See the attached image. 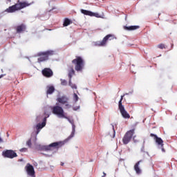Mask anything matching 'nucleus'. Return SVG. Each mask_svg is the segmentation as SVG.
<instances>
[{"mask_svg": "<svg viewBox=\"0 0 177 177\" xmlns=\"http://www.w3.org/2000/svg\"><path fill=\"white\" fill-rule=\"evenodd\" d=\"M61 166H64V163H61Z\"/></svg>", "mask_w": 177, "mask_h": 177, "instance_id": "35", "label": "nucleus"}, {"mask_svg": "<svg viewBox=\"0 0 177 177\" xmlns=\"http://www.w3.org/2000/svg\"><path fill=\"white\" fill-rule=\"evenodd\" d=\"M140 27L139 26H124V29H125V30H136L137 29H138Z\"/></svg>", "mask_w": 177, "mask_h": 177, "instance_id": "18", "label": "nucleus"}, {"mask_svg": "<svg viewBox=\"0 0 177 177\" xmlns=\"http://www.w3.org/2000/svg\"><path fill=\"white\" fill-rule=\"evenodd\" d=\"M41 73L44 77L50 78L53 77V71L50 68H46L42 69Z\"/></svg>", "mask_w": 177, "mask_h": 177, "instance_id": "12", "label": "nucleus"}, {"mask_svg": "<svg viewBox=\"0 0 177 177\" xmlns=\"http://www.w3.org/2000/svg\"><path fill=\"white\" fill-rule=\"evenodd\" d=\"M7 1H8V2H11V0H7Z\"/></svg>", "mask_w": 177, "mask_h": 177, "instance_id": "36", "label": "nucleus"}, {"mask_svg": "<svg viewBox=\"0 0 177 177\" xmlns=\"http://www.w3.org/2000/svg\"><path fill=\"white\" fill-rule=\"evenodd\" d=\"M62 146H64V142H53L48 146H44V149L46 151H53V149H59Z\"/></svg>", "mask_w": 177, "mask_h": 177, "instance_id": "9", "label": "nucleus"}, {"mask_svg": "<svg viewBox=\"0 0 177 177\" xmlns=\"http://www.w3.org/2000/svg\"><path fill=\"white\" fill-rule=\"evenodd\" d=\"M112 130L113 131V138H114L115 131V128L113 127V126H112Z\"/></svg>", "mask_w": 177, "mask_h": 177, "instance_id": "29", "label": "nucleus"}, {"mask_svg": "<svg viewBox=\"0 0 177 177\" xmlns=\"http://www.w3.org/2000/svg\"><path fill=\"white\" fill-rule=\"evenodd\" d=\"M71 64L75 65V71L77 72H82L84 68V60L80 56H76V58L71 61Z\"/></svg>", "mask_w": 177, "mask_h": 177, "instance_id": "2", "label": "nucleus"}, {"mask_svg": "<svg viewBox=\"0 0 177 177\" xmlns=\"http://www.w3.org/2000/svg\"><path fill=\"white\" fill-rule=\"evenodd\" d=\"M81 13L87 16H92L93 15V12L86 10H81Z\"/></svg>", "mask_w": 177, "mask_h": 177, "instance_id": "19", "label": "nucleus"}, {"mask_svg": "<svg viewBox=\"0 0 177 177\" xmlns=\"http://www.w3.org/2000/svg\"><path fill=\"white\" fill-rule=\"evenodd\" d=\"M26 145L27 146H28L29 148H30V147L32 146V142L30 139H29L28 141L26 142Z\"/></svg>", "mask_w": 177, "mask_h": 177, "instance_id": "26", "label": "nucleus"}, {"mask_svg": "<svg viewBox=\"0 0 177 177\" xmlns=\"http://www.w3.org/2000/svg\"><path fill=\"white\" fill-rule=\"evenodd\" d=\"M53 114L57 115L59 118L67 119L71 122V120L66 115L64 109L59 105H55L52 107Z\"/></svg>", "mask_w": 177, "mask_h": 177, "instance_id": "3", "label": "nucleus"}, {"mask_svg": "<svg viewBox=\"0 0 177 177\" xmlns=\"http://www.w3.org/2000/svg\"><path fill=\"white\" fill-rule=\"evenodd\" d=\"M124 96L125 95L120 96V100H119L118 102V109L119 112L120 113V114H122V117H123L124 119H130V115L127 113L125 108H124V105L122 104Z\"/></svg>", "mask_w": 177, "mask_h": 177, "instance_id": "5", "label": "nucleus"}, {"mask_svg": "<svg viewBox=\"0 0 177 177\" xmlns=\"http://www.w3.org/2000/svg\"><path fill=\"white\" fill-rule=\"evenodd\" d=\"M90 17H95L96 18H102L101 15L98 13H93L92 15H89Z\"/></svg>", "mask_w": 177, "mask_h": 177, "instance_id": "22", "label": "nucleus"}, {"mask_svg": "<svg viewBox=\"0 0 177 177\" xmlns=\"http://www.w3.org/2000/svg\"><path fill=\"white\" fill-rule=\"evenodd\" d=\"M158 48H160V49L166 48L165 44H160L158 45Z\"/></svg>", "mask_w": 177, "mask_h": 177, "instance_id": "24", "label": "nucleus"}, {"mask_svg": "<svg viewBox=\"0 0 177 177\" xmlns=\"http://www.w3.org/2000/svg\"><path fill=\"white\" fill-rule=\"evenodd\" d=\"M4 76H5V75H0V79H1V78H3Z\"/></svg>", "mask_w": 177, "mask_h": 177, "instance_id": "32", "label": "nucleus"}, {"mask_svg": "<svg viewBox=\"0 0 177 177\" xmlns=\"http://www.w3.org/2000/svg\"><path fill=\"white\" fill-rule=\"evenodd\" d=\"M2 155L3 158L10 159H13L18 156V155H17V153H15V151L12 149H7L6 151H3Z\"/></svg>", "mask_w": 177, "mask_h": 177, "instance_id": "10", "label": "nucleus"}, {"mask_svg": "<svg viewBox=\"0 0 177 177\" xmlns=\"http://www.w3.org/2000/svg\"><path fill=\"white\" fill-rule=\"evenodd\" d=\"M79 100V96H77V94L74 93V101L75 102H77Z\"/></svg>", "mask_w": 177, "mask_h": 177, "instance_id": "25", "label": "nucleus"}, {"mask_svg": "<svg viewBox=\"0 0 177 177\" xmlns=\"http://www.w3.org/2000/svg\"><path fill=\"white\" fill-rule=\"evenodd\" d=\"M105 175H106L105 173H104V176H105Z\"/></svg>", "mask_w": 177, "mask_h": 177, "instance_id": "37", "label": "nucleus"}, {"mask_svg": "<svg viewBox=\"0 0 177 177\" xmlns=\"http://www.w3.org/2000/svg\"><path fill=\"white\" fill-rule=\"evenodd\" d=\"M46 88L47 89V91H46V94L47 95H52L53 93H54L55 91V88L53 86H47V87H46Z\"/></svg>", "mask_w": 177, "mask_h": 177, "instance_id": "17", "label": "nucleus"}, {"mask_svg": "<svg viewBox=\"0 0 177 177\" xmlns=\"http://www.w3.org/2000/svg\"><path fill=\"white\" fill-rule=\"evenodd\" d=\"M161 150H162L163 152H165V149H164V148L161 149Z\"/></svg>", "mask_w": 177, "mask_h": 177, "instance_id": "33", "label": "nucleus"}, {"mask_svg": "<svg viewBox=\"0 0 177 177\" xmlns=\"http://www.w3.org/2000/svg\"><path fill=\"white\" fill-rule=\"evenodd\" d=\"M75 75V71H74V66L73 65L68 66V77H69V86L73 89H76L77 86L75 84L71 83V77Z\"/></svg>", "mask_w": 177, "mask_h": 177, "instance_id": "7", "label": "nucleus"}, {"mask_svg": "<svg viewBox=\"0 0 177 177\" xmlns=\"http://www.w3.org/2000/svg\"><path fill=\"white\" fill-rule=\"evenodd\" d=\"M113 40V35L109 34L108 35L104 37L102 41H97L93 42V46L97 47H104L109 41Z\"/></svg>", "mask_w": 177, "mask_h": 177, "instance_id": "4", "label": "nucleus"}, {"mask_svg": "<svg viewBox=\"0 0 177 177\" xmlns=\"http://www.w3.org/2000/svg\"><path fill=\"white\" fill-rule=\"evenodd\" d=\"M142 160H140L138 162H137V163H136L134 165V171H136V174L140 175L142 174V169H140V168H139V165L140 163H142Z\"/></svg>", "mask_w": 177, "mask_h": 177, "instance_id": "16", "label": "nucleus"}, {"mask_svg": "<svg viewBox=\"0 0 177 177\" xmlns=\"http://www.w3.org/2000/svg\"><path fill=\"white\" fill-rule=\"evenodd\" d=\"M150 137L154 138V140H156V143L160 145L161 147L164 146V141L160 138H158L157 135H154L153 133L149 134Z\"/></svg>", "mask_w": 177, "mask_h": 177, "instance_id": "14", "label": "nucleus"}, {"mask_svg": "<svg viewBox=\"0 0 177 177\" xmlns=\"http://www.w3.org/2000/svg\"><path fill=\"white\" fill-rule=\"evenodd\" d=\"M133 134H135V129H132L127 131V133H125V136H124L123 137V144L124 145L129 144L131 140L132 139Z\"/></svg>", "mask_w": 177, "mask_h": 177, "instance_id": "8", "label": "nucleus"}, {"mask_svg": "<svg viewBox=\"0 0 177 177\" xmlns=\"http://www.w3.org/2000/svg\"><path fill=\"white\" fill-rule=\"evenodd\" d=\"M53 55H54V51L53 50H48L44 53H39V56H40V57L37 58V62L41 63V62H46L48 60V57L52 56Z\"/></svg>", "mask_w": 177, "mask_h": 177, "instance_id": "6", "label": "nucleus"}, {"mask_svg": "<svg viewBox=\"0 0 177 177\" xmlns=\"http://www.w3.org/2000/svg\"><path fill=\"white\" fill-rule=\"evenodd\" d=\"M68 100L69 99L66 95L59 97L57 99V102L61 104H65L66 109H71V105L68 104Z\"/></svg>", "mask_w": 177, "mask_h": 177, "instance_id": "11", "label": "nucleus"}, {"mask_svg": "<svg viewBox=\"0 0 177 177\" xmlns=\"http://www.w3.org/2000/svg\"><path fill=\"white\" fill-rule=\"evenodd\" d=\"M71 20L68 19V18H66L64 19V27H67L68 26L71 25Z\"/></svg>", "mask_w": 177, "mask_h": 177, "instance_id": "20", "label": "nucleus"}, {"mask_svg": "<svg viewBox=\"0 0 177 177\" xmlns=\"http://www.w3.org/2000/svg\"><path fill=\"white\" fill-rule=\"evenodd\" d=\"M46 119H47V118H44V122H43L46 123Z\"/></svg>", "mask_w": 177, "mask_h": 177, "instance_id": "31", "label": "nucleus"}, {"mask_svg": "<svg viewBox=\"0 0 177 177\" xmlns=\"http://www.w3.org/2000/svg\"><path fill=\"white\" fill-rule=\"evenodd\" d=\"M75 133V125L73 124V132L71 133V135H74V133Z\"/></svg>", "mask_w": 177, "mask_h": 177, "instance_id": "27", "label": "nucleus"}, {"mask_svg": "<svg viewBox=\"0 0 177 177\" xmlns=\"http://www.w3.org/2000/svg\"><path fill=\"white\" fill-rule=\"evenodd\" d=\"M45 126H46L45 122H42L41 124L39 123L37 124V130L41 129L42 128L45 127Z\"/></svg>", "mask_w": 177, "mask_h": 177, "instance_id": "21", "label": "nucleus"}, {"mask_svg": "<svg viewBox=\"0 0 177 177\" xmlns=\"http://www.w3.org/2000/svg\"><path fill=\"white\" fill-rule=\"evenodd\" d=\"M15 31H17V33H21L26 31V25L24 24L19 25L15 27Z\"/></svg>", "mask_w": 177, "mask_h": 177, "instance_id": "15", "label": "nucleus"}, {"mask_svg": "<svg viewBox=\"0 0 177 177\" xmlns=\"http://www.w3.org/2000/svg\"><path fill=\"white\" fill-rule=\"evenodd\" d=\"M26 151H27V149L26 148L20 149V152H26Z\"/></svg>", "mask_w": 177, "mask_h": 177, "instance_id": "28", "label": "nucleus"}, {"mask_svg": "<svg viewBox=\"0 0 177 177\" xmlns=\"http://www.w3.org/2000/svg\"><path fill=\"white\" fill-rule=\"evenodd\" d=\"M39 130H37V134H38V133H39Z\"/></svg>", "mask_w": 177, "mask_h": 177, "instance_id": "34", "label": "nucleus"}, {"mask_svg": "<svg viewBox=\"0 0 177 177\" xmlns=\"http://www.w3.org/2000/svg\"><path fill=\"white\" fill-rule=\"evenodd\" d=\"M3 139L0 138V143H3Z\"/></svg>", "mask_w": 177, "mask_h": 177, "instance_id": "30", "label": "nucleus"}, {"mask_svg": "<svg viewBox=\"0 0 177 177\" xmlns=\"http://www.w3.org/2000/svg\"><path fill=\"white\" fill-rule=\"evenodd\" d=\"M61 85L62 86H67V81L65 80H61Z\"/></svg>", "mask_w": 177, "mask_h": 177, "instance_id": "23", "label": "nucleus"}, {"mask_svg": "<svg viewBox=\"0 0 177 177\" xmlns=\"http://www.w3.org/2000/svg\"><path fill=\"white\" fill-rule=\"evenodd\" d=\"M30 6V3L26 1L21 2L20 0H18L17 1V3L8 7V8L5 10V12H6L7 13H15L16 11L21 10V9H24L26 7H28Z\"/></svg>", "mask_w": 177, "mask_h": 177, "instance_id": "1", "label": "nucleus"}, {"mask_svg": "<svg viewBox=\"0 0 177 177\" xmlns=\"http://www.w3.org/2000/svg\"><path fill=\"white\" fill-rule=\"evenodd\" d=\"M26 169L27 175L29 176H34L35 174V171H34V167L30 163L26 165V167H25Z\"/></svg>", "mask_w": 177, "mask_h": 177, "instance_id": "13", "label": "nucleus"}]
</instances>
